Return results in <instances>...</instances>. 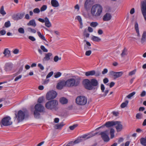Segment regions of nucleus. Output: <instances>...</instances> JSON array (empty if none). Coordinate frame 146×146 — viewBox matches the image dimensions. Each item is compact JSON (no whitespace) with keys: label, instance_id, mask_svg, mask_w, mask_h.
Returning a JSON list of instances; mask_svg holds the SVG:
<instances>
[{"label":"nucleus","instance_id":"obj_7","mask_svg":"<svg viewBox=\"0 0 146 146\" xmlns=\"http://www.w3.org/2000/svg\"><path fill=\"white\" fill-rule=\"evenodd\" d=\"M104 125V127L106 126L108 128L115 126V128L117 132L118 131L119 121H108L106 122Z\"/></svg>","mask_w":146,"mask_h":146},{"label":"nucleus","instance_id":"obj_51","mask_svg":"<svg viewBox=\"0 0 146 146\" xmlns=\"http://www.w3.org/2000/svg\"><path fill=\"white\" fill-rule=\"evenodd\" d=\"M18 15H19V19H22L24 17L25 15V13H17Z\"/></svg>","mask_w":146,"mask_h":146},{"label":"nucleus","instance_id":"obj_22","mask_svg":"<svg viewBox=\"0 0 146 146\" xmlns=\"http://www.w3.org/2000/svg\"><path fill=\"white\" fill-rule=\"evenodd\" d=\"M52 5L54 7H57L59 6V4L56 0H52L51 1Z\"/></svg>","mask_w":146,"mask_h":146},{"label":"nucleus","instance_id":"obj_21","mask_svg":"<svg viewBox=\"0 0 146 146\" xmlns=\"http://www.w3.org/2000/svg\"><path fill=\"white\" fill-rule=\"evenodd\" d=\"M45 25L47 27L49 28L51 27V24L50 22L49 19L47 17H45Z\"/></svg>","mask_w":146,"mask_h":146},{"label":"nucleus","instance_id":"obj_37","mask_svg":"<svg viewBox=\"0 0 146 146\" xmlns=\"http://www.w3.org/2000/svg\"><path fill=\"white\" fill-rule=\"evenodd\" d=\"M135 93L136 92H133L127 96V97L128 98L130 99L131 97H133L134 95L135 94Z\"/></svg>","mask_w":146,"mask_h":146},{"label":"nucleus","instance_id":"obj_30","mask_svg":"<svg viewBox=\"0 0 146 146\" xmlns=\"http://www.w3.org/2000/svg\"><path fill=\"white\" fill-rule=\"evenodd\" d=\"M91 39L94 41L97 42H99L101 40V39L97 36H93Z\"/></svg>","mask_w":146,"mask_h":146},{"label":"nucleus","instance_id":"obj_17","mask_svg":"<svg viewBox=\"0 0 146 146\" xmlns=\"http://www.w3.org/2000/svg\"><path fill=\"white\" fill-rule=\"evenodd\" d=\"M91 0H86L84 4V8L86 10H88L91 6Z\"/></svg>","mask_w":146,"mask_h":146},{"label":"nucleus","instance_id":"obj_6","mask_svg":"<svg viewBox=\"0 0 146 146\" xmlns=\"http://www.w3.org/2000/svg\"><path fill=\"white\" fill-rule=\"evenodd\" d=\"M87 98L84 96H78L76 99V102L78 105L80 106L85 105L87 103Z\"/></svg>","mask_w":146,"mask_h":146},{"label":"nucleus","instance_id":"obj_52","mask_svg":"<svg viewBox=\"0 0 146 146\" xmlns=\"http://www.w3.org/2000/svg\"><path fill=\"white\" fill-rule=\"evenodd\" d=\"M53 74V72L52 71L50 72L46 76V78H48L52 76Z\"/></svg>","mask_w":146,"mask_h":146},{"label":"nucleus","instance_id":"obj_55","mask_svg":"<svg viewBox=\"0 0 146 146\" xmlns=\"http://www.w3.org/2000/svg\"><path fill=\"white\" fill-rule=\"evenodd\" d=\"M92 53V51L90 50L86 51L85 53V55L87 56H90Z\"/></svg>","mask_w":146,"mask_h":146},{"label":"nucleus","instance_id":"obj_10","mask_svg":"<svg viewBox=\"0 0 146 146\" xmlns=\"http://www.w3.org/2000/svg\"><path fill=\"white\" fill-rule=\"evenodd\" d=\"M141 9L142 15L146 21V0H144L141 3Z\"/></svg>","mask_w":146,"mask_h":146},{"label":"nucleus","instance_id":"obj_24","mask_svg":"<svg viewBox=\"0 0 146 146\" xmlns=\"http://www.w3.org/2000/svg\"><path fill=\"white\" fill-rule=\"evenodd\" d=\"M95 73V71L94 70H92L85 72V75L87 76H92L94 75Z\"/></svg>","mask_w":146,"mask_h":146},{"label":"nucleus","instance_id":"obj_31","mask_svg":"<svg viewBox=\"0 0 146 146\" xmlns=\"http://www.w3.org/2000/svg\"><path fill=\"white\" fill-rule=\"evenodd\" d=\"M127 50L126 48H125L122 50V53L121 55L122 57H124L125 56L127 55Z\"/></svg>","mask_w":146,"mask_h":146},{"label":"nucleus","instance_id":"obj_18","mask_svg":"<svg viewBox=\"0 0 146 146\" xmlns=\"http://www.w3.org/2000/svg\"><path fill=\"white\" fill-rule=\"evenodd\" d=\"M105 88L104 85L102 84H101V89L102 90V92H104V93L102 95V96L105 97L106 96L109 91V90H106L105 91H104Z\"/></svg>","mask_w":146,"mask_h":146},{"label":"nucleus","instance_id":"obj_47","mask_svg":"<svg viewBox=\"0 0 146 146\" xmlns=\"http://www.w3.org/2000/svg\"><path fill=\"white\" fill-rule=\"evenodd\" d=\"M82 141V139H78L75 140L74 142V144H75L79 143L81 142Z\"/></svg>","mask_w":146,"mask_h":146},{"label":"nucleus","instance_id":"obj_56","mask_svg":"<svg viewBox=\"0 0 146 146\" xmlns=\"http://www.w3.org/2000/svg\"><path fill=\"white\" fill-rule=\"evenodd\" d=\"M19 15L17 14L15 16L13 17V19L14 20H18L20 19H19Z\"/></svg>","mask_w":146,"mask_h":146},{"label":"nucleus","instance_id":"obj_14","mask_svg":"<svg viewBox=\"0 0 146 146\" xmlns=\"http://www.w3.org/2000/svg\"><path fill=\"white\" fill-rule=\"evenodd\" d=\"M13 68V65L11 63H6L4 66L5 70L6 71H11Z\"/></svg>","mask_w":146,"mask_h":146},{"label":"nucleus","instance_id":"obj_46","mask_svg":"<svg viewBox=\"0 0 146 146\" xmlns=\"http://www.w3.org/2000/svg\"><path fill=\"white\" fill-rule=\"evenodd\" d=\"M47 6L46 5H43L40 8V10L41 11H43L46 10L47 9Z\"/></svg>","mask_w":146,"mask_h":146},{"label":"nucleus","instance_id":"obj_28","mask_svg":"<svg viewBox=\"0 0 146 146\" xmlns=\"http://www.w3.org/2000/svg\"><path fill=\"white\" fill-rule=\"evenodd\" d=\"M39 111H38L36 110H35L34 111V115L35 117L37 119L40 118V114Z\"/></svg>","mask_w":146,"mask_h":146},{"label":"nucleus","instance_id":"obj_32","mask_svg":"<svg viewBox=\"0 0 146 146\" xmlns=\"http://www.w3.org/2000/svg\"><path fill=\"white\" fill-rule=\"evenodd\" d=\"M128 100L125 101L124 102H123L120 106L122 108H124L126 107L128 103Z\"/></svg>","mask_w":146,"mask_h":146},{"label":"nucleus","instance_id":"obj_41","mask_svg":"<svg viewBox=\"0 0 146 146\" xmlns=\"http://www.w3.org/2000/svg\"><path fill=\"white\" fill-rule=\"evenodd\" d=\"M78 126V125L77 124H74L72 126H69V128L71 130H73L76 127H77Z\"/></svg>","mask_w":146,"mask_h":146},{"label":"nucleus","instance_id":"obj_64","mask_svg":"<svg viewBox=\"0 0 146 146\" xmlns=\"http://www.w3.org/2000/svg\"><path fill=\"white\" fill-rule=\"evenodd\" d=\"M59 60V57L58 56H56L54 57V62H57Z\"/></svg>","mask_w":146,"mask_h":146},{"label":"nucleus","instance_id":"obj_57","mask_svg":"<svg viewBox=\"0 0 146 146\" xmlns=\"http://www.w3.org/2000/svg\"><path fill=\"white\" fill-rule=\"evenodd\" d=\"M129 141L126 142L124 144L122 143L121 144V146H129Z\"/></svg>","mask_w":146,"mask_h":146},{"label":"nucleus","instance_id":"obj_13","mask_svg":"<svg viewBox=\"0 0 146 146\" xmlns=\"http://www.w3.org/2000/svg\"><path fill=\"white\" fill-rule=\"evenodd\" d=\"M35 110L42 112L44 111V107L41 104H37L35 105Z\"/></svg>","mask_w":146,"mask_h":146},{"label":"nucleus","instance_id":"obj_15","mask_svg":"<svg viewBox=\"0 0 146 146\" xmlns=\"http://www.w3.org/2000/svg\"><path fill=\"white\" fill-rule=\"evenodd\" d=\"M109 74L114 79H115L119 77V72H115L113 71H111L110 72Z\"/></svg>","mask_w":146,"mask_h":146},{"label":"nucleus","instance_id":"obj_59","mask_svg":"<svg viewBox=\"0 0 146 146\" xmlns=\"http://www.w3.org/2000/svg\"><path fill=\"white\" fill-rule=\"evenodd\" d=\"M121 123V122L119 121V131H121L123 128V126Z\"/></svg>","mask_w":146,"mask_h":146},{"label":"nucleus","instance_id":"obj_62","mask_svg":"<svg viewBox=\"0 0 146 146\" xmlns=\"http://www.w3.org/2000/svg\"><path fill=\"white\" fill-rule=\"evenodd\" d=\"M38 66L42 70H43L44 69V67L41 64H38Z\"/></svg>","mask_w":146,"mask_h":146},{"label":"nucleus","instance_id":"obj_5","mask_svg":"<svg viewBox=\"0 0 146 146\" xmlns=\"http://www.w3.org/2000/svg\"><path fill=\"white\" fill-rule=\"evenodd\" d=\"M15 118H17L18 123L22 121L24 119L25 116H28L29 115V113L27 110L23 111L20 110L18 111L17 114L15 113Z\"/></svg>","mask_w":146,"mask_h":146},{"label":"nucleus","instance_id":"obj_42","mask_svg":"<svg viewBox=\"0 0 146 146\" xmlns=\"http://www.w3.org/2000/svg\"><path fill=\"white\" fill-rule=\"evenodd\" d=\"M18 32L21 34H24L25 33V31L24 29L22 27L19 28L18 29Z\"/></svg>","mask_w":146,"mask_h":146},{"label":"nucleus","instance_id":"obj_1","mask_svg":"<svg viewBox=\"0 0 146 146\" xmlns=\"http://www.w3.org/2000/svg\"><path fill=\"white\" fill-rule=\"evenodd\" d=\"M82 84L86 89L91 90L93 89L94 87H96L98 85V82L95 79H92L90 80L85 79L83 81Z\"/></svg>","mask_w":146,"mask_h":146},{"label":"nucleus","instance_id":"obj_3","mask_svg":"<svg viewBox=\"0 0 146 146\" xmlns=\"http://www.w3.org/2000/svg\"><path fill=\"white\" fill-rule=\"evenodd\" d=\"M103 8L100 4H96L93 5L91 9V13L93 17L100 16L102 13Z\"/></svg>","mask_w":146,"mask_h":146},{"label":"nucleus","instance_id":"obj_2","mask_svg":"<svg viewBox=\"0 0 146 146\" xmlns=\"http://www.w3.org/2000/svg\"><path fill=\"white\" fill-rule=\"evenodd\" d=\"M73 78L68 79L66 81V87L70 88L74 86L76 87L78 86L81 80L80 77L73 76Z\"/></svg>","mask_w":146,"mask_h":146},{"label":"nucleus","instance_id":"obj_23","mask_svg":"<svg viewBox=\"0 0 146 146\" xmlns=\"http://www.w3.org/2000/svg\"><path fill=\"white\" fill-rule=\"evenodd\" d=\"M27 25L28 26H32L34 27L36 26V24L34 19H32L30 20L29 23H28Z\"/></svg>","mask_w":146,"mask_h":146},{"label":"nucleus","instance_id":"obj_48","mask_svg":"<svg viewBox=\"0 0 146 146\" xmlns=\"http://www.w3.org/2000/svg\"><path fill=\"white\" fill-rule=\"evenodd\" d=\"M61 75V73L60 72H58L56 73V74H54V76L55 78H57L60 76Z\"/></svg>","mask_w":146,"mask_h":146},{"label":"nucleus","instance_id":"obj_44","mask_svg":"<svg viewBox=\"0 0 146 146\" xmlns=\"http://www.w3.org/2000/svg\"><path fill=\"white\" fill-rule=\"evenodd\" d=\"M44 100V97L42 96L39 98L38 100V102L39 103H42Z\"/></svg>","mask_w":146,"mask_h":146},{"label":"nucleus","instance_id":"obj_58","mask_svg":"<svg viewBox=\"0 0 146 146\" xmlns=\"http://www.w3.org/2000/svg\"><path fill=\"white\" fill-rule=\"evenodd\" d=\"M29 39L31 40L32 41H35V38L33 36H29L28 37Z\"/></svg>","mask_w":146,"mask_h":146},{"label":"nucleus","instance_id":"obj_45","mask_svg":"<svg viewBox=\"0 0 146 146\" xmlns=\"http://www.w3.org/2000/svg\"><path fill=\"white\" fill-rule=\"evenodd\" d=\"M77 19L81 25H82V20L81 17L79 16H78L76 17Z\"/></svg>","mask_w":146,"mask_h":146},{"label":"nucleus","instance_id":"obj_39","mask_svg":"<svg viewBox=\"0 0 146 146\" xmlns=\"http://www.w3.org/2000/svg\"><path fill=\"white\" fill-rule=\"evenodd\" d=\"M142 115L140 113H137L136 115V118L137 119H140L142 118Z\"/></svg>","mask_w":146,"mask_h":146},{"label":"nucleus","instance_id":"obj_33","mask_svg":"<svg viewBox=\"0 0 146 146\" xmlns=\"http://www.w3.org/2000/svg\"><path fill=\"white\" fill-rule=\"evenodd\" d=\"M37 34L38 36L42 40L47 41L45 37L43 35H42L41 33L40 32H37Z\"/></svg>","mask_w":146,"mask_h":146},{"label":"nucleus","instance_id":"obj_27","mask_svg":"<svg viewBox=\"0 0 146 146\" xmlns=\"http://www.w3.org/2000/svg\"><path fill=\"white\" fill-rule=\"evenodd\" d=\"M68 102L67 99L64 97L61 98L60 99V102L62 104H66Z\"/></svg>","mask_w":146,"mask_h":146},{"label":"nucleus","instance_id":"obj_63","mask_svg":"<svg viewBox=\"0 0 146 146\" xmlns=\"http://www.w3.org/2000/svg\"><path fill=\"white\" fill-rule=\"evenodd\" d=\"M112 113L113 115L115 116H117L119 114V112L118 111H113Z\"/></svg>","mask_w":146,"mask_h":146},{"label":"nucleus","instance_id":"obj_61","mask_svg":"<svg viewBox=\"0 0 146 146\" xmlns=\"http://www.w3.org/2000/svg\"><path fill=\"white\" fill-rule=\"evenodd\" d=\"M6 33V31L4 30H3L0 31V34L1 35H5Z\"/></svg>","mask_w":146,"mask_h":146},{"label":"nucleus","instance_id":"obj_34","mask_svg":"<svg viewBox=\"0 0 146 146\" xmlns=\"http://www.w3.org/2000/svg\"><path fill=\"white\" fill-rule=\"evenodd\" d=\"M3 53L4 54L5 56H7V55L9 56L10 54V52L8 48H6L4 50Z\"/></svg>","mask_w":146,"mask_h":146},{"label":"nucleus","instance_id":"obj_19","mask_svg":"<svg viewBox=\"0 0 146 146\" xmlns=\"http://www.w3.org/2000/svg\"><path fill=\"white\" fill-rule=\"evenodd\" d=\"M111 15L110 13H106L104 15L103 20L104 21H108L111 19Z\"/></svg>","mask_w":146,"mask_h":146},{"label":"nucleus","instance_id":"obj_29","mask_svg":"<svg viewBox=\"0 0 146 146\" xmlns=\"http://www.w3.org/2000/svg\"><path fill=\"white\" fill-rule=\"evenodd\" d=\"M140 143L141 144L144 146H146V138H141L140 140Z\"/></svg>","mask_w":146,"mask_h":146},{"label":"nucleus","instance_id":"obj_16","mask_svg":"<svg viewBox=\"0 0 146 146\" xmlns=\"http://www.w3.org/2000/svg\"><path fill=\"white\" fill-rule=\"evenodd\" d=\"M45 56L42 59L43 62L49 60L50 59V57L52 55L51 53H45Z\"/></svg>","mask_w":146,"mask_h":146},{"label":"nucleus","instance_id":"obj_49","mask_svg":"<svg viewBox=\"0 0 146 146\" xmlns=\"http://www.w3.org/2000/svg\"><path fill=\"white\" fill-rule=\"evenodd\" d=\"M40 48L44 52H47L48 51L47 49L46 48L43 46H40Z\"/></svg>","mask_w":146,"mask_h":146},{"label":"nucleus","instance_id":"obj_20","mask_svg":"<svg viewBox=\"0 0 146 146\" xmlns=\"http://www.w3.org/2000/svg\"><path fill=\"white\" fill-rule=\"evenodd\" d=\"M84 42H86L87 45L86 44H85L84 46V49L85 50H87L88 49H90L91 48L90 47L91 46V44L90 42L86 40H84Z\"/></svg>","mask_w":146,"mask_h":146},{"label":"nucleus","instance_id":"obj_50","mask_svg":"<svg viewBox=\"0 0 146 146\" xmlns=\"http://www.w3.org/2000/svg\"><path fill=\"white\" fill-rule=\"evenodd\" d=\"M33 11L34 13H38L40 12V10L38 8H35L33 10Z\"/></svg>","mask_w":146,"mask_h":146},{"label":"nucleus","instance_id":"obj_26","mask_svg":"<svg viewBox=\"0 0 146 146\" xmlns=\"http://www.w3.org/2000/svg\"><path fill=\"white\" fill-rule=\"evenodd\" d=\"M64 125V124L63 123V122H62L59 124H56L54 126V128L56 129H60Z\"/></svg>","mask_w":146,"mask_h":146},{"label":"nucleus","instance_id":"obj_43","mask_svg":"<svg viewBox=\"0 0 146 146\" xmlns=\"http://www.w3.org/2000/svg\"><path fill=\"white\" fill-rule=\"evenodd\" d=\"M4 26L6 28L10 27L11 26V24L10 23V21H8L7 22H6L5 23Z\"/></svg>","mask_w":146,"mask_h":146},{"label":"nucleus","instance_id":"obj_60","mask_svg":"<svg viewBox=\"0 0 146 146\" xmlns=\"http://www.w3.org/2000/svg\"><path fill=\"white\" fill-rule=\"evenodd\" d=\"M95 74L94 75L96 77H98L100 76L101 73L99 71H97L96 72H95Z\"/></svg>","mask_w":146,"mask_h":146},{"label":"nucleus","instance_id":"obj_9","mask_svg":"<svg viewBox=\"0 0 146 146\" xmlns=\"http://www.w3.org/2000/svg\"><path fill=\"white\" fill-rule=\"evenodd\" d=\"M57 93L54 91L52 90L48 92L46 95V99L48 100L54 99L56 96Z\"/></svg>","mask_w":146,"mask_h":146},{"label":"nucleus","instance_id":"obj_54","mask_svg":"<svg viewBox=\"0 0 146 146\" xmlns=\"http://www.w3.org/2000/svg\"><path fill=\"white\" fill-rule=\"evenodd\" d=\"M135 29L136 31H138L139 30V27H138V23L137 22H135Z\"/></svg>","mask_w":146,"mask_h":146},{"label":"nucleus","instance_id":"obj_40","mask_svg":"<svg viewBox=\"0 0 146 146\" xmlns=\"http://www.w3.org/2000/svg\"><path fill=\"white\" fill-rule=\"evenodd\" d=\"M98 25V23L97 22H92L90 24L91 26L95 27Z\"/></svg>","mask_w":146,"mask_h":146},{"label":"nucleus","instance_id":"obj_4","mask_svg":"<svg viewBox=\"0 0 146 146\" xmlns=\"http://www.w3.org/2000/svg\"><path fill=\"white\" fill-rule=\"evenodd\" d=\"M58 101L55 100L49 101L45 104V107L47 109L56 111L58 109L57 107Z\"/></svg>","mask_w":146,"mask_h":146},{"label":"nucleus","instance_id":"obj_36","mask_svg":"<svg viewBox=\"0 0 146 146\" xmlns=\"http://www.w3.org/2000/svg\"><path fill=\"white\" fill-rule=\"evenodd\" d=\"M0 13L3 15L6 14V13L4 10L3 6H2L0 9Z\"/></svg>","mask_w":146,"mask_h":146},{"label":"nucleus","instance_id":"obj_12","mask_svg":"<svg viewBox=\"0 0 146 146\" xmlns=\"http://www.w3.org/2000/svg\"><path fill=\"white\" fill-rule=\"evenodd\" d=\"M64 86L66 87V81L64 80L60 81L57 84L56 88L58 90H61Z\"/></svg>","mask_w":146,"mask_h":146},{"label":"nucleus","instance_id":"obj_53","mask_svg":"<svg viewBox=\"0 0 146 146\" xmlns=\"http://www.w3.org/2000/svg\"><path fill=\"white\" fill-rule=\"evenodd\" d=\"M136 72V70H134L130 72L129 74V75L130 76H132L133 75L135 74Z\"/></svg>","mask_w":146,"mask_h":146},{"label":"nucleus","instance_id":"obj_8","mask_svg":"<svg viewBox=\"0 0 146 146\" xmlns=\"http://www.w3.org/2000/svg\"><path fill=\"white\" fill-rule=\"evenodd\" d=\"M11 118L9 116H6L4 117L2 120L1 123L3 126H8L11 125L12 122L11 121Z\"/></svg>","mask_w":146,"mask_h":146},{"label":"nucleus","instance_id":"obj_11","mask_svg":"<svg viewBox=\"0 0 146 146\" xmlns=\"http://www.w3.org/2000/svg\"><path fill=\"white\" fill-rule=\"evenodd\" d=\"M107 131L106 130L104 131L101 132L99 135H101V137L104 142H108L110 140L109 137L107 134Z\"/></svg>","mask_w":146,"mask_h":146},{"label":"nucleus","instance_id":"obj_35","mask_svg":"<svg viewBox=\"0 0 146 146\" xmlns=\"http://www.w3.org/2000/svg\"><path fill=\"white\" fill-rule=\"evenodd\" d=\"M115 132L113 128H111L110 130V133L111 135V138H113L114 136V133Z\"/></svg>","mask_w":146,"mask_h":146},{"label":"nucleus","instance_id":"obj_38","mask_svg":"<svg viewBox=\"0 0 146 146\" xmlns=\"http://www.w3.org/2000/svg\"><path fill=\"white\" fill-rule=\"evenodd\" d=\"M27 30L29 32H31L33 33H35L36 32V31L34 29L30 27H28Z\"/></svg>","mask_w":146,"mask_h":146},{"label":"nucleus","instance_id":"obj_25","mask_svg":"<svg viewBox=\"0 0 146 146\" xmlns=\"http://www.w3.org/2000/svg\"><path fill=\"white\" fill-rule=\"evenodd\" d=\"M146 40V32H143L141 39V42L142 43L145 42Z\"/></svg>","mask_w":146,"mask_h":146}]
</instances>
